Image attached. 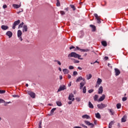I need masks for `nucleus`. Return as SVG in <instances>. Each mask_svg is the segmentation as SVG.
<instances>
[{"instance_id":"nucleus-1","label":"nucleus","mask_w":128,"mask_h":128,"mask_svg":"<svg viewBox=\"0 0 128 128\" xmlns=\"http://www.w3.org/2000/svg\"><path fill=\"white\" fill-rule=\"evenodd\" d=\"M82 56L76 54V52H72L68 54V58H78V60H84V58H80Z\"/></svg>"},{"instance_id":"nucleus-2","label":"nucleus","mask_w":128,"mask_h":128,"mask_svg":"<svg viewBox=\"0 0 128 128\" xmlns=\"http://www.w3.org/2000/svg\"><path fill=\"white\" fill-rule=\"evenodd\" d=\"M20 20H18L15 21L13 24L12 28L13 30H14L16 28V26H18V24H20Z\"/></svg>"},{"instance_id":"nucleus-3","label":"nucleus","mask_w":128,"mask_h":128,"mask_svg":"<svg viewBox=\"0 0 128 128\" xmlns=\"http://www.w3.org/2000/svg\"><path fill=\"white\" fill-rule=\"evenodd\" d=\"M97 106L98 108H100V110H102V108H106V106L102 103L100 104H98L97 105Z\"/></svg>"},{"instance_id":"nucleus-4","label":"nucleus","mask_w":128,"mask_h":128,"mask_svg":"<svg viewBox=\"0 0 128 128\" xmlns=\"http://www.w3.org/2000/svg\"><path fill=\"white\" fill-rule=\"evenodd\" d=\"M94 16H95L96 20H97L98 24H100L102 22L100 21V18L98 16V15L96 14H94Z\"/></svg>"},{"instance_id":"nucleus-5","label":"nucleus","mask_w":128,"mask_h":128,"mask_svg":"<svg viewBox=\"0 0 128 128\" xmlns=\"http://www.w3.org/2000/svg\"><path fill=\"white\" fill-rule=\"evenodd\" d=\"M84 124H86L87 126H90L91 128H94V124L92 123H91L90 122V121L88 120H85L84 122Z\"/></svg>"},{"instance_id":"nucleus-6","label":"nucleus","mask_w":128,"mask_h":128,"mask_svg":"<svg viewBox=\"0 0 128 128\" xmlns=\"http://www.w3.org/2000/svg\"><path fill=\"white\" fill-rule=\"evenodd\" d=\"M74 94H70L69 96H68V100H72V102H74Z\"/></svg>"},{"instance_id":"nucleus-7","label":"nucleus","mask_w":128,"mask_h":128,"mask_svg":"<svg viewBox=\"0 0 128 128\" xmlns=\"http://www.w3.org/2000/svg\"><path fill=\"white\" fill-rule=\"evenodd\" d=\"M66 88V86L62 85L60 86L59 88L58 89V92H61V90H64Z\"/></svg>"},{"instance_id":"nucleus-8","label":"nucleus","mask_w":128,"mask_h":128,"mask_svg":"<svg viewBox=\"0 0 128 128\" xmlns=\"http://www.w3.org/2000/svg\"><path fill=\"white\" fill-rule=\"evenodd\" d=\"M114 70L116 73L115 76H120V70L117 68H115Z\"/></svg>"},{"instance_id":"nucleus-9","label":"nucleus","mask_w":128,"mask_h":128,"mask_svg":"<svg viewBox=\"0 0 128 128\" xmlns=\"http://www.w3.org/2000/svg\"><path fill=\"white\" fill-rule=\"evenodd\" d=\"M102 79L98 78L97 80L96 84V88H98V86L102 84Z\"/></svg>"},{"instance_id":"nucleus-10","label":"nucleus","mask_w":128,"mask_h":128,"mask_svg":"<svg viewBox=\"0 0 128 128\" xmlns=\"http://www.w3.org/2000/svg\"><path fill=\"white\" fill-rule=\"evenodd\" d=\"M103 92H104V88H102V86H100L98 89V94H102Z\"/></svg>"},{"instance_id":"nucleus-11","label":"nucleus","mask_w":128,"mask_h":128,"mask_svg":"<svg viewBox=\"0 0 128 128\" xmlns=\"http://www.w3.org/2000/svg\"><path fill=\"white\" fill-rule=\"evenodd\" d=\"M29 96L32 98H36V93L32 92H30L29 93Z\"/></svg>"},{"instance_id":"nucleus-12","label":"nucleus","mask_w":128,"mask_h":128,"mask_svg":"<svg viewBox=\"0 0 128 128\" xmlns=\"http://www.w3.org/2000/svg\"><path fill=\"white\" fill-rule=\"evenodd\" d=\"M6 36H8L9 38H10L12 36V33L10 31H8L6 32Z\"/></svg>"},{"instance_id":"nucleus-13","label":"nucleus","mask_w":128,"mask_h":128,"mask_svg":"<svg viewBox=\"0 0 128 128\" xmlns=\"http://www.w3.org/2000/svg\"><path fill=\"white\" fill-rule=\"evenodd\" d=\"M106 98V95L102 94L98 99V102H102Z\"/></svg>"},{"instance_id":"nucleus-14","label":"nucleus","mask_w":128,"mask_h":128,"mask_svg":"<svg viewBox=\"0 0 128 128\" xmlns=\"http://www.w3.org/2000/svg\"><path fill=\"white\" fill-rule=\"evenodd\" d=\"M12 6L14 8H20V6H22V4H20H20H13Z\"/></svg>"},{"instance_id":"nucleus-15","label":"nucleus","mask_w":128,"mask_h":128,"mask_svg":"<svg viewBox=\"0 0 128 128\" xmlns=\"http://www.w3.org/2000/svg\"><path fill=\"white\" fill-rule=\"evenodd\" d=\"M82 118H86V120H90V116L88 114H84L82 116Z\"/></svg>"},{"instance_id":"nucleus-16","label":"nucleus","mask_w":128,"mask_h":128,"mask_svg":"<svg viewBox=\"0 0 128 128\" xmlns=\"http://www.w3.org/2000/svg\"><path fill=\"white\" fill-rule=\"evenodd\" d=\"M84 36V33L83 31H80V33L79 34V38H82Z\"/></svg>"},{"instance_id":"nucleus-17","label":"nucleus","mask_w":128,"mask_h":128,"mask_svg":"<svg viewBox=\"0 0 128 128\" xmlns=\"http://www.w3.org/2000/svg\"><path fill=\"white\" fill-rule=\"evenodd\" d=\"M22 32H28V26L24 25L22 27Z\"/></svg>"},{"instance_id":"nucleus-18","label":"nucleus","mask_w":128,"mask_h":128,"mask_svg":"<svg viewBox=\"0 0 128 128\" xmlns=\"http://www.w3.org/2000/svg\"><path fill=\"white\" fill-rule=\"evenodd\" d=\"M84 84H86V82H80V89L82 90V88H84Z\"/></svg>"},{"instance_id":"nucleus-19","label":"nucleus","mask_w":128,"mask_h":128,"mask_svg":"<svg viewBox=\"0 0 128 128\" xmlns=\"http://www.w3.org/2000/svg\"><path fill=\"white\" fill-rule=\"evenodd\" d=\"M62 71H63L64 74H68V72H70V71H68V70L66 68L63 69Z\"/></svg>"},{"instance_id":"nucleus-20","label":"nucleus","mask_w":128,"mask_h":128,"mask_svg":"<svg viewBox=\"0 0 128 128\" xmlns=\"http://www.w3.org/2000/svg\"><path fill=\"white\" fill-rule=\"evenodd\" d=\"M17 34H18V38H20V36H22V30H18Z\"/></svg>"},{"instance_id":"nucleus-21","label":"nucleus","mask_w":128,"mask_h":128,"mask_svg":"<svg viewBox=\"0 0 128 128\" xmlns=\"http://www.w3.org/2000/svg\"><path fill=\"white\" fill-rule=\"evenodd\" d=\"M1 28H2V30H6L8 28V26L2 25L1 26Z\"/></svg>"},{"instance_id":"nucleus-22","label":"nucleus","mask_w":128,"mask_h":128,"mask_svg":"<svg viewBox=\"0 0 128 128\" xmlns=\"http://www.w3.org/2000/svg\"><path fill=\"white\" fill-rule=\"evenodd\" d=\"M90 26L92 28V32H96V26L92 24H90Z\"/></svg>"},{"instance_id":"nucleus-23","label":"nucleus","mask_w":128,"mask_h":128,"mask_svg":"<svg viewBox=\"0 0 128 128\" xmlns=\"http://www.w3.org/2000/svg\"><path fill=\"white\" fill-rule=\"evenodd\" d=\"M90 50L88 49H80V52H88Z\"/></svg>"},{"instance_id":"nucleus-24","label":"nucleus","mask_w":128,"mask_h":128,"mask_svg":"<svg viewBox=\"0 0 128 128\" xmlns=\"http://www.w3.org/2000/svg\"><path fill=\"white\" fill-rule=\"evenodd\" d=\"M108 110L112 116H114V110L112 109H108Z\"/></svg>"},{"instance_id":"nucleus-25","label":"nucleus","mask_w":128,"mask_h":128,"mask_svg":"<svg viewBox=\"0 0 128 128\" xmlns=\"http://www.w3.org/2000/svg\"><path fill=\"white\" fill-rule=\"evenodd\" d=\"M98 94L94 95V102H96V100H98Z\"/></svg>"},{"instance_id":"nucleus-26","label":"nucleus","mask_w":128,"mask_h":128,"mask_svg":"<svg viewBox=\"0 0 128 128\" xmlns=\"http://www.w3.org/2000/svg\"><path fill=\"white\" fill-rule=\"evenodd\" d=\"M88 106L90 108H94V105L92 104V102H88Z\"/></svg>"},{"instance_id":"nucleus-27","label":"nucleus","mask_w":128,"mask_h":128,"mask_svg":"<svg viewBox=\"0 0 128 128\" xmlns=\"http://www.w3.org/2000/svg\"><path fill=\"white\" fill-rule=\"evenodd\" d=\"M56 104L58 106H62V102L60 101H57L56 102Z\"/></svg>"},{"instance_id":"nucleus-28","label":"nucleus","mask_w":128,"mask_h":128,"mask_svg":"<svg viewBox=\"0 0 128 128\" xmlns=\"http://www.w3.org/2000/svg\"><path fill=\"white\" fill-rule=\"evenodd\" d=\"M102 44L104 46H108V43L106 41H102Z\"/></svg>"},{"instance_id":"nucleus-29","label":"nucleus","mask_w":128,"mask_h":128,"mask_svg":"<svg viewBox=\"0 0 128 128\" xmlns=\"http://www.w3.org/2000/svg\"><path fill=\"white\" fill-rule=\"evenodd\" d=\"M96 118H100V113L98 112L96 114Z\"/></svg>"},{"instance_id":"nucleus-30","label":"nucleus","mask_w":128,"mask_h":128,"mask_svg":"<svg viewBox=\"0 0 128 128\" xmlns=\"http://www.w3.org/2000/svg\"><path fill=\"white\" fill-rule=\"evenodd\" d=\"M86 78H87V80H90V78H92V74H87L86 76Z\"/></svg>"},{"instance_id":"nucleus-31","label":"nucleus","mask_w":128,"mask_h":128,"mask_svg":"<svg viewBox=\"0 0 128 128\" xmlns=\"http://www.w3.org/2000/svg\"><path fill=\"white\" fill-rule=\"evenodd\" d=\"M56 110V108H53L50 110V114H54V110Z\"/></svg>"},{"instance_id":"nucleus-32","label":"nucleus","mask_w":128,"mask_h":128,"mask_svg":"<svg viewBox=\"0 0 128 128\" xmlns=\"http://www.w3.org/2000/svg\"><path fill=\"white\" fill-rule=\"evenodd\" d=\"M82 76H79L76 80V82H80L82 80Z\"/></svg>"},{"instance_id":"nucleus-33","label":"nucleus","mask_w":128,"mask_h":128,"mask_svg":"<svg viewBox=\"0 0 128 128\" xmlns=\"http://www.w3.org/2000/svg\"><path fill=\"white\" fill-rule=\"evenodd\" d=\"M116 108L118 109L120 108H122V104H120V103H118L116 104Z\"/></svg>"},{"instance_id":"nucleus-34","label":"nucleus","mask_w":128,"mask_h":128,"mask_svg":"<svg viewBox=\"0 0 128 128\" xmlns=\"http://www.w3.org/2000/svg\"><path fill=\"white\" fill-rule=\"evenodd\" d=\"M126 122V117L123 116V118H122V122Z\"/></svg>"},{"instance_id":"nucleus-35","label":"nucleus","mask_w":128,"mask_h":128,"mask_svg":"<svg viewBox=\"0 0 128 128\" xmlns=\"http://www.w3.org/2000/svg\"><path fill=\"white\" fill-rule=\"evenodd\" d=\"M84 94H86V87L84 86L82 88Z\"/></svg>"},{"instance_id":"nucleus-36","label":"nucleus","mask_w":128,"mask_h":128,"mask_svg":"<svg viewBox=\"0 0 128 128\" xmlns=\"http://www.w3.org/2000/svg\"><path fill=\"white\" fill-rule=\"evenodd\" d=\"M24 22H22L21 24H20L18 26V28H22V26H24Z\"/></svg>"},{"instance_id":"nucleus-37","label":"nucleus","mask_w":128,"mask_h":128,"mask_svg":"<svg viewBox=\"0 0 128 128\" xmlns=\"http://www.w3.org/2000/svg\"><path fill=\"white\" fill-rule=\"evenodd\" d=\"M71 8H72L73 10H76V6L74 4L70 5Z\"/></svg>"},{"instance_id":"nucleus-38","label":"nucleus","mask_w":128,"mask_h":128,"mask_svg":"<svg viewBox=\"0 0 128 128\" xmlns=\"http://www.w3.org/2000/svg\"><path fill=\"white\" fill-rule=\"evenodd\" d=\"M56 6H60V0H57Z\"/></svg>"},{"instance_id":"nucleus-39","label":"nucleus","mask_w":128,"mask_h":128,"mask_svg":"<svg viewBox=\"0 0 128 128\" xmlns=\"http://www.w3.org/2000/svg\"><path fill=\"white\" fill-rule=\"evenodd\" d=\"M60 14L62 16H64V14H66V12H64V11L61 10L60 12Z\"/></svg>"},{"instance_id":"nucleus-40","label":"nucleus","mask_w":128,"mask_h":128,"mask_svg":"<svg viewBox=\"0 0 128 128\" xmlns=\"http://www.w3.org/2000/svg\"><path fill=\"white\" fill-rule=\"evenodd\" d=\"M112 121H111L110 123H109V125H108V128H112Z\"/></svg>"},{"instance_id":"nucleus-41","label":"nucleus","mask_w":128,"mask_h":128,"mask_svg":"<svg viewBox=\"0 0 128 128\" xmlns=\"http://www.w3.org/2000/svg\"><path fill=\"white\" fill-rule=\"evenodd\" d=\"M54 62H57L59 64V66H62V63L59 60H55Z\"/></svg>"},{"instance_id":"nucleus-42","label":"nucleus","mask_w":128,"mask_h":128,"mask_svg":"<svg viewBox=\"0 0 128 128\" xmlns=\"http://www.w3.org/2000/svg\"><path fill=\"white\" fill-rule=\"evenodd\" d=\"M6 90H0V94H5Z\"/></svg>"},{"instance_id":"nucleus-43","label":"nucleus","mask_w":128,"mask_h":128,"mask_svg":"<svg viewBox=\"0 0 128 128\" xmlns=\"http://www.w3.org/2000/svg\"><path fill=\"white\" fill-rule=\"evenodd\" d=\"M68 68H69V70H74V68L72 66H69Z\"/></svg>"},{"instance_id":"nucleus-44","label":"nucleus","mask_w":128,"mask_h":128,"mask_svg":"<svg viewBox=\"0 0 128 128\" xmlns=\"http://www.w3.org/2000/svg\"><path fill=\"white\" fill-rule=\"evenodd\" d=\"M94 92V89H91L88 90V92L89 94H92V92Z\"/></svg>"},{"instance_id":"nucleus-45","label":"nucleus","mask_w":128,"mask_h":128,"mask_svg":"<svg viewBox=\"0 0 128 128\" xmlns=\"http://www.w3.org/2000/svg\"><path fill=\"white\" fill-rule=\"evenodd\" d=\"M12 96L13 98H20V96H18V95H16V94L12 95Z\"/></svg>"},{"instance_id":"nucleus-46","label":"nucleus","mask_w":128,"mask_h":128,"mask_svg":"<svg viewBox=\"0 0 128 128\" xmlns=\"http://www.w3.org/2000/svg\"><path fill=\"white\" fill-rule=\"evenodd\" d=\"M126 100H127L126 97H123L122 98V102H126Z\"/></svg>"},{"instance_id":"nucleus-47","label":"nucleus","mask_w":128,"mask_h":128,"mask_svg":"<svg viewBox=\"0 0 128 128\" xmlns=\"http://www.w3.org/2000/svg\"><path fill=\"white\" fill-rule=\"evenodd\" d=\"M78 75V72L76 71H74L73 72V76H76Z\"/></svg>"},{"instance_id":"nucleus-48","label":"nucleus","mask_w":128,"mask_h":128,"mask_svg":"<svg viewBox=\"0 0 128 128\" xmlns=\"http://www.w3.org/2000/svg\"><path fill=\"white\" fill-rule=\"evenodd\" d=\"M38 128H42V121L39 122V126Z\"/></svg>"},{"instance_id":"nucleus-49","label":"nucleus","mask_w":128,"mask_h":128,"mask_svg":"<svg viewBox=\"0 0 128 128\" xmlns=\"http://www.w3.org/2000/svg\"><path fill=\"white\" fill-rule=\"evenodd\" d=\"M24 12V10H22V8H21L20 11L17 12V14H20V12Z\"/></svg>"},{"instance_id":"nucleus-50","label":"nucleus","mask_w":128,"mask_h":128,"mask_svg":"<svg viewBox=\"0 0 128 128\" xmlns=\"http://www.w3.org/2000/svg\"><path fill=\"white\" fill-rule=\"evenodd\" d=\"M76 102H80V98H76Z\"/></svg>"},{"instance_id":"nucleus-51","label":"nucleus","mask_w":128,"mask_h":128,"mask_svg":"<svg viewBox=\"0 0 128 128\" xmlns=\"http://www.w3.org/2000/svg\"><path fill=\"white\" fill-rule=\"evenodd\" d=\"M81 126H82V128H88V126L84 124H82Z\"/></svg>"},{"instance_id":"nucleus-52","label":"nucleus","mask_w":128,"mask_h":128,"mask_svg":"<svg viewBox=\"0 0 128 128\" xmlns=\"http://www.w3.org/2000/svg\"><path fill=\"white\" fill-rule=\"evenodd\" d=\"M2 102H4V100L2 99H0V104H2Z\"/></svg>"},{"instance_id":"nucleus-53","label":"nucleus","mask_w":128,"mask_h":128,"mask_svg":"<svg viewBox=\"0 0 128 128\" xmlns=\"http://www.w3.org/2000/svg\"><path fill=\"white\" fill-rule=\"evenodd\" d=\"M3 8H8V6L6 4H4L2 6Z\"/></svg>"},{"instance_id":"nucleus-54","label":"nucleus","mask_w":128,"mask_h":128,"mask_svg":"<svg viewBox=\"0 0 128 128\" xmlns=\"http://www.w3.org/2000/svg\"><path fill=\"white\" fill-rule=\"evenodd\" d=\"M72 48H76L74 46H72L70 48V50H72Z\"/></svg>"},{"instance_id":"nucleus-55","label":"nucleus","mask_w":128,"mask_h":128,"mask_svg":"<svg viewBox=\"0 0 128 128\" xmlns=\"http://www.w3.org/2000/svg\"><path fill=\"white\" fill-rule=\"evenodd\" d=\"M76 50H82V48H80L78 46H76Z\"/></svg>"},{"instance_id":"nucleus-56","label":"nucleus","mask_w":128,"mask_h":128,"mask_svg":"<svg viewBox=\"0 0 128 128\" xmlns=\"http://www.w3.org/2000/svg\"><path fill=\"white\" fill-rule=\"evenodd\" d=\"M75 62L76 64H78V63L80 62V61H79L78 60H76L75 62Z\"/></svg>"},{"instance_id":"nucleus-57","label":"nucleus","mask_w":128,"mask_h":128,"mask_svg":"<svg viewBox=\"0 0 128 128\" xmlns=\"http://www.w3.org/2000/svg\"><path fill=\"white\" fill-rule=\"evenodd\" d=\"M72 104V101L68 102V104Z\"/></svg>"},{"instance_id":"nucleus-58","label":"nucleus","mask_w":128,"mask_h":128,"mask_svg":"<svg viewBox=\"0 0 128 128\" xmlns=\"http://www.w3.org/2000/svg\"><path fill=\"white\" fill-rule=\"evenodd\" d=\"M108 66H110V68H112V66H110V63H108Z\"/></svg>"},{"instance_id":"nucleus-59","label":"nucleus","mask_w":128,"mask_h":128,"mask_svg":"<svg viewBox=\"0 0 128 128\" xmlns=\"http://www.w3.org/2000/svg\"><path fill=\"white\" fill-rule=\"evenodd\" d=\"M104 58V60H108V58L106 56H105Z\"/></svg>"},{"instance_id":"nucleus-60","label":"nucleus","mask_w":128,"mask_h":128,"mask_svg":"<svg viewBox=\"0 0 128 128\" xmlns=\"http://www.w3.org/2000/svg\"><path fill=\"white\" fill-rule=\"evenodd\" d=\"M82 80H83V82H86V79L84 78H82Z\"/></svg>"},{"instance_id":"nucleus-61","label":"nucleus","mask_w":128,"mask_h":128,"mask_svg":"<svg viewBox=\"0 0 128 128\" xmlns=\"http://www.w3.org/2000/svg\"><path fill=\"white\" fill-rule=\"evenodd\" d=\"M18 38H19L20 40H21V42L22 40V36H20V37H18Z\"/></svg>"},{"instance_id":"nucleus-62","label":"nucleus","mask_w":128,"mask_h":128,"mask_svg":"<svg viewBox=\"0 0 128 128\" xmlns=\"http://www.w3.org/2000/svg\"><path fill=\"white\" fill-rule=\"evenodd\" d=\"M64 10H66V12H68V8H65Z\"/></svg>"},{"instance_id":"nucleus-63","label":"nucleus","mask_w":128,"mask_h":128,"mask_svg":"<svg viewBox=\"0 0 128 128\" xmlns=\"http://www.w3.org/2000/svg\"><path fill=\"white\" fill-rule=\"evenodd\" d=\"M68 78H72V76H70V74H68Z\"/></svg>"},{"instance_id":"nucleus-64","label":"nucleus","mask_w":128,"mask_h":128,"mask_svg":"<svg viewBox=\"0 0 128 128\" xmlns=\"http://www.w3.org/2000/svg\"><path fill=\"white\" fill-rule=\"evenodd\" d=\"M60 80H62V76H60Z\"/></svg>"}]
</instances>
